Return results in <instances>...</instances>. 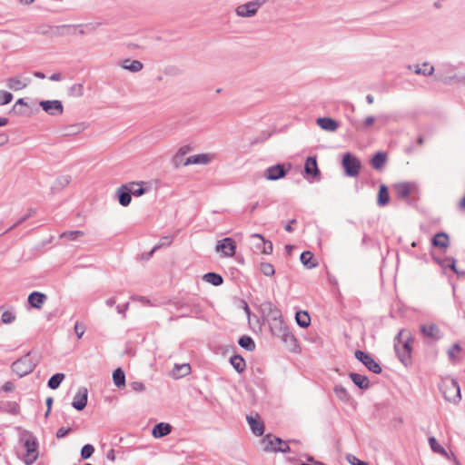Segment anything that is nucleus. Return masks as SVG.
Segmentation results:
<instances>
[{"label":"nucleus","mask_w":465,"mask_h":465,"mask_svg":"<svg viewBox=\"0 0 465 465\" xmlns=\"http://www.w3.org/2000/svg\"><path fill=\"white\" fill-rule=\"evenodd\" d=\"M13 94L7 91H0V105H5L12 102Z\"/></svg>","instance_id":"obj_56"},{"label":"nucleus","mask_w":465,"mask_h":465,"mask_svg":"<svg viewBox=\"0 0 465 465\" xmlns=\"http://www.w3.org/2000/svg\"><path fill=\"white\" fill-rule=\"evenodd\" d=\"M64 373H61V372H58V373H55L54 374L53 376H51V378L48 380V382H47V386L51 389V390H56L59 388L60 384L62 383V381H64Z\"/></svg>","instance_id":"obj_43"},{"label":"nucleus","mask_w":465,"mask_h":465,"mask_svg":"<svg viewBox=\"0 0 465 465\" xmlns=\"http://www.w3.org/2000/svg\"><path fill=\"white\" fill-rule=\"evenodd\" d=\"M409 70H413V72L416 74H421L424 76H430L432 75L435 72V68L433 65H430L429 62H424L422 64V67H420L419 64L414 65H409Z\"/></svg>","instance_id":"obj_21"},{"label":"nucleus","mask_w":465,"mask_h":465,"mask_svg":"<svg viewBox=\"0 0 465 465\" xmlns=\"http://www.w3.org/2000/svg\"><path fill=\"white\" fill-rule=\"evenodd\" d=\"M205 282L213 286H220L223 283V278L221 274L211 272L205 273Z\"/></svg>","instance_id":"obj_42"},{"label":"nucleus","mask_w":465,"mask_h":465,"mask_svg":"<svg viewBox=\"0 0 465 465\" xmlns=\"http://www.w3.org/2000/svg\"><path fill=\"white\" fill-rule=\"evenodd\" d=\"M173 236H163L160 239L159 243L155 245V248L158 249L163 246H169L173 242Z\"/></svg>","instance_id":"obj_58"},{"label":"nucleus","mask_w":465,"mask_h":465,"mask_svg":"<svg viewBox=\"0 0 465 465\" xmlns=\"http://www.w3.org/2000/svg\"><path fill=\"white\" fill-rule=\"evenodd\" d=\"M239 345L248 351H252L255 350V342L253 339L248 335H242L238 340Z\"/></svg>","instance_id":"obj_38"},{"label":"nucleus","mask_w":465,"mask_h":465,"mask_svg":"<svg viewBox=\"0 0 465 465\" xmlns=\"http://www.w3.org/2000/svg\"><path fill=\"white\" fill-rule=\"evenodd\" d=\"M347 460L351 465H369L366 461L359 460L354 455L349 454L347 456Z\"/></svg>","instance_id":"obj_60"},{"label":"nucleus","mask_w":465,"mask_h":465,"mask_svg":"<svg viewBox=\"0 0 465 465\" xmlns=\"http://www.w3.org/2000/svg\"><path fill=\"white\" fill-rule=\"evenodd\" d=\"M262 0H254L245 3L236 8V14L242 17L253 16L257 13L258 9L262 5Z\"/></svg>","instance_id":"obj_10"},{"label":"nucleus","mask_w":465,"mask_h":465,"mask_svg":"<svg viewBox=\"0 0 465 465\" xmlns=\"http://www.w3.org/2000/svg\"><path fill=\"white\" fill-rule=\"evenodd\" d=\"M84 94V86L82 84H74L68 89V95L72 97H81Z\"/></svg>","instance_id":"obj_49"},{"label":"nucleus","mask_w":465,"mask_h":465,"mask_svg":"<svg viewBox=\"0 0 465 465\" xmlns=\"http://www.w3.org/2000/svg\"><path fill=\"white\" fill-rule=\"evenodd\" d=\"M199 163H203V153H199L196 155L187 157L183 163V165L199 164Z\"/></svg>","instance_id":"obj_53"},{"label":"nucleus","mask_w":465,"mask_h":465,"mask_svg":"<svg viewBox=\"0 0 465 465\" xmlns=\"http://www.w3.org/2000/svg\"><path fill=\"white\" fill-rule=\"evenodd\" d=\"M291 167V163H288L287 165L284 163H277L275 165L270 166L266 169L264 177L270 181L279 180L287 174Z\"/></svg>","instance_id":"obj_9"},{"label":"nucleus","mask_w":465,"mask_h":465,"mask_svg":"<svg viewBox=\"0 0 465 465\" xmlns=\"http://www.w3.org/2000/svg\"><path fill=\"white\" fill-rule=\"evenodd\" d=\"M252 237L258 238L261 242L256 245L257 249L261 250L264 254H271L273 251L272 242L271 241H266L262 235L259 233H255Z\"/></svg>","instance_id":"obj_29"},{"label":"nucleus","mask_w":465,"mask_h":465,"mask_svg":"<svg viewBox=\"0 0 465 465\" xmlns=\"http://www.w3.org/2000/svg\"><path fill=\"white\" fill-rule=\"evenodd\" d=\"M294 442L295 440L284 441L279 437L267 434L263 438V450L267 452H282L287 453L291 451L288 442Z\"/></svg>","instance_id":"obj_3"},{"label":"nucleus","mask_w":465,"mask_h":465,"mask_svg":"<svg viewBox=\"0 0 465 465\" xmlns=\"http://www.w3.org/2000/svg\"><path fill=\"white\" fill-rule=\"evenodd\" d=\"M246 420L248 421V424L250 425V428L252 430V432L256 436H262L264 432V425L262 420H260L258 418L253 417L252 415H247Z\"/></svg>","instance_id":"obj_20"},{"label":"nucleus","mask_w":465,"mask_h":465,"mask_svg":"<svg viewBox=\"0 0 465 465\" xmlns=\"http://www.w3.org/2000/svg\"><path fill=\"white\" fill-rule=\"evenodd\" d=\"M52 33L51 36H64L69 35H75L77 32L80 35H84V31L82 29V25H63L58 26H54V28H50Z\"/></svg>","instance_id":"obj_13"},{"label":"nucleus","mask_w":465,"mask_h":465,"mask_svg":"<svg viewBox=\"0 0 465 465\" xmlns=\"http://www.w3.org/2000/svg\"><path fill=\"white\" fill-rule=\"evenodd\" d=\"M230 362L238 373H242L246 369L244 359L238 354H234L230 358Z\"/></svg>","instance_id":"obj_30"},{"label":"nucleus","mask_w":465,"mask_h":465,"mask_svg":"<svg viewBox=\"0 0 465 465\" xmlns=\"http://www.w3.org/2000/svg\"><path fill=\"white\" fill-rule=\"evenodd\" d=\"M30 78H25L23 81L18 77H10L6 80V85L13 91H19L25 88L30 84Z\"/></svg>","instance_id":"obj_23"},{"label":"nucleus","mask_w":465,"mask_h":465,"mask_svg":"<svg viewBox=\"0 0 465 465\" xmlns=\"http://www.w3.org/2000/svg\"><path fill=\"white\" fill-rule=\"evenodd\" d=\"M116 197L120 205L126 207L132 201V189L129 188V183L122 184L116 191Z\"/></svg>","instance_id":"obj_15"},{"label":"nucleus","mask_w":465,"mask_h":465,"mask_svg":"<svg viewBox=\"0 0 465 465\" xmlns=\"http://www.w3.org/2000/svg\"><path fill=\"white\" fill-rule=\"evenodd\" d=\"M316 123L322 130L328 132H334L339 127L338 122L331 117H320Z\"/></svg>","instance_id":"obj_22"},{"label":"nucleus","mask_w":465,"mask_h":465,"mask_svg":"<svg viewBox=\"0 0 465 465\" xmlns=\"http://www.w3.org/2000/svg\"><path fill=\"white\" fill-rule=\"evenodd\" d=\"M388 155L385 152L376 153L371 159V166L376 170H381L387 163Z\"/></svg>","instance_id":"obj_26"},{"label":"nucleus","mask_w":465,"mask_h":465,"mask_svg":"<svg viewBox=\"0 0 465 465\" xmlns=\"http://www.w3.org/2000/svg\"><path fill=\"white\" fill-rule=\"evenodd\" d=\"M85 126L83 123H78L71 125H67L63 130V135L64 136H70V135H75L77 134H80L84 130Z\"/></svg>","instance_id":"obj_32"},{"label":"nucleus","mask_w":465,"mask_h":465,"mask_svg":"<svg viewBox=\"0 0 465 465\" xmlns=\"http://www.w3.org/2000/svg\"><path fill=\"white\" fill-rule=\"evenodd\" d=\"M129 188L132 189V195L136 197L142 196L147 191L143 185L146 184L145 182H130Z\"/></svg>","instance_id":"obj_37"},{"label":"nucleus","mask_w":465,"mask_h":465,"mask_svg":"<svg viewBox=\"0 0 465 465\" xmlns=\"http://www.w3.org/2000/svg\"><path fill=\"white\" fill-rule=\"evenodd\" d=\"M35 210L31 208L28 210V213L24 215L23 217H21L15 223H14L11 227H9L7 230H5V232H1L0 235H3L10 231H12L13 229H15V227H17L18 225L22 224L23 223H25L27 219H29L30 217H32L33 215H35Z\"/></svg>","instance_id":"obj_48"},{"label":"nucleus","mask_w":465,"mask_h":465,"mask_svg":"<svg viewBox=\"0 0 465 465\" xmlns=\"http://www.w3.org/2000/svg\"><path fill=\"white\" fill-rule=\"evenodd\" d=\"M280 332L281 334H279L282 338V340L286 342V343H290V344H295L296 342V338L295 336L290 331V330L288 329L287 326H283L282 325V322L280 321Z\"/></svg>","instance_id":"obj_31"},{"label":"nucleus","mask_w":465,"mask_h":465,"mask_svg":"<svg viewBox=\"0 0 465 465\" xmlns=\"http://www.w3.org/2000/svg\"><path fill=\"white\" fill-rule=\"evenodd\" d=\"M113 381L117 388H121L125 385V374L121 368H117L113 372Z\"/></svg>","instance_id":"obj_39"},{"label":"nucleus","mask_w":465,"mask_h":465,"mask_svg":"<svg viewBox=\"0 0 465 465\" xmlns=\"http://www.w3.org/2000/svg\"><path fill=\"white\" fill-rule=\"evenodd\" d=\"M172 431V426L166 422H159L155 424L152 430V435L155 439H160L167 436Z\"/></svg>","instance_id":"obj_19"},{"label":"nucleus","mask_w":465,"mask_h":465,"mask_svg":"<svg viewBox=\"0 0 465 465\" xmlns=\"http://www.w3.org/2000/svg\"><path fill=\"white\" fill-rule=\"evenodd\" d=\"M374 122H375V118L373 116H367L361 124H359L356 121H351L352 126L357 131H361V132L369 130L372 126Z\"/></svg>","instance_id":"obj_33"},{"label":"nucleus","mask_w":465,"mask_h":465,"mask_svg":"<svg viewBox=\"0 0 465 465\" xmlns=\"http://www.w3.org/2000/svg\"><path fill=\"white\" fill-rule=\"evenodd\" d=\"M217 252H222L223 256L232 257L235 254L236 244L232 238L226 237L218 241L215 246Z\"/></svg>","instance_id":"obj_12"},{"label":"nucleus","mask_w":465,"mask_h":465,"mask_svg":"<svg viewBox=\"0 0 465 465\" xmlns=\"http://www.w3.org/2000/svg\"><path fill=\"white\" fill-rule=\"evenodd\" d=\"M1 406L2 411L10 413L12 415H17L20 412V406L15 401H6Z\"/></svg>","instance_id":"obj_44"},{"label":"nucleus","mask_w":465,"mask_h":465,"mask_svg":"<svg viewBox=\"0 0 465 465\" xmlns=\"http://www.w3.org/2000/svg\"><path fill=\"white\" fill-rule=\"evenodd\" d=\"M71 182V176L70 175H61L59 176L54 184L53 185V190H61L66 185H68Z\"/></svg>","instance_id":"obj_47"},{"label":"nucleus","mask_w":465,"mask_h":465,"mask_svg":"<svg viewBox=\"0 0 465 465\" xmlns=\"http://www.w3.org/2000/svg\"><path fill=\"white\" fill-rule=\"evenodd\" d=\"M304 172L307 176L319 177L320 170L318 168L317 159L315 156L307 157L304 164Z\"/></svg>","instance_id":"obj_18"},{"label":"nucleus","mask_w":465,"mask_h":465,"mask_svg":"<svg viewBox=\"0 0 465 465\" xmlns=\"http://www.w3.org/2000/svg\"><path fill=\"white\" fill-rule=\"evenodd\" d=\"M143 64L138 60L125 59L123 63V68L133 73H137L143 69Z\"/></svg>","instance_id":"obj_36"},{"label":"nucleus","mask_w":465,"mask_h":465,"mask_svg":"<svg viewBox=\"0 0 465 465\" xmlns=\"http://www.w3.org/2000/svg\"><path fill=\"white\" fill-rule=\"evenodd\" d=\"M71 430H72L71 428L62 427V428L57 430V431H56V438L62 439V438L65 437L68 433H70Z\"/></svg>","instance_id":"obj_63"},{"label":"nucleus","mask_w":465,"mask_h":465,"mask_svg":"<svg viewBox=\"0 0 465 465\" xmlns=\"http://www.w3.org/2000/svg\"><path fill=\"white\" fill-rule=\"evenodd\" d=\"M16 319L15 314L11 311H5L1 315V322L4 324H10Z\"/></svg>","instance_id":"obj_54"},{"label":"nucleus","mask_w":465,"mask_h":465,"mask_svg":"<svg viewBox=\"0 0 465 465\" xmlns=\"http://www.w3.org/2000/svg\"><path fill=\"white\" fill-rule=\"evenodd\" d=\"M38 440L30 434L24 441V447L26 450L23 460L25 465H32L38 458Z\"/></svg>","instance_id":"obj_4"},{"label":"nucleus","mask_w":465,"mask_h":465,"mask_svg":"<svg viewBox=\"0 0 465 465\" xmlns=\"http://www.w3.org/2000/svg\"><path fill=\"white\" fill-rule=\"evenodd\" d=\"M341 164L345 174L350 177L357 176L361 167L360 160L351 153L343 154Z\"/></svg>","instance_id":"obj_6"},{"label":"nucleus","mask_w":465,"mask_h":465,"mask_svg":"<svg viewBox=\"0 0 465 465\" xmlns=\"http://www.w3.org/2000/svg\"><path fill=\"white\" fill-rule=\"evenodd\" d=\"M429 444L434 452L447 455L446 450L441 447L434 437L429 438Z\"/></svg>","instance_id":"obj_51"},{"label":"nucleus","mask_w":465,"mask_h":465,"mask_svg":"<svg viewBox=\"0 0 465 465\" xmlns=\"http://www.w3.org/2000/svg\"><path fill=\"white\" fill-rule=\"evenodd\" d=\"M85 331V327L84 325L79 323V322H76L74 324V333L75 335L77 336L78 339H81L84 335Z\"/></svg>","instance_id":"obj_62"},{"label":"nucleus","mask_w":465,"mask_h":465,"mask_svg":"<svg viewBox=\"0 0 465 465\" xmlns=\"http://www.w3.org/2000/svg\"><path fill=\"white\" fill-rule=\"evenodd\" d=\"M420 331L425 337H428L432 341H439L442 337V332L434 323L422 324L420 327Z\"/></svg>","instance_id":"obj_16"},{"label":"nucleus","mask_w":465,"mask_h":465,"mask_svg":"<svg viewBox=\"0 0 465 465\" xmlns=\"http://www.w3.org/2000/svg\"><path fill=\"white\" fill-rule=\"evenodd\" d=\"M129 386L132 388L133 391L136 392H141L145 390V386L141 381H133L129 383Z\"/></svg>","instance_id":"obj_61"},{"label":"nucleus","mask_w":465,"mask_h":465,"mask_svg":"<svg viewBox=\"0 0 465 465\" xmlns=\"http://www.w3.org/2000/svg\"><path fill=\"white\" fill-rule=\"evenodd\" d=\"M191 150H192V148L190 145H183V146L180 147V149L175 153V155L173 159V163L176 168L180 165V163L183 160V157L185 154H187Z\"/></svg>","instance_id":"obj_45"},{"label":"nucleus","mask_w":465,"mask_h":465,"mask_svg":"<svg viewBox=\"0 0 465 465\" xmlns=\"http://www.w3.org/2000/svg\"><path fill=\"white\" fill-rule=\"evenodd\" d=\"M334 393L336 394V396L342 401L344 402H347L350 401L351 399V396L349 394V392L347 391L346 388H344L342 385L341 384H337L334 386Z\"/></svg>","instance_id":"obj_46"},{"label":"nucleus","mask_w":465,"mask_h":465,"mask_svg":"<svg viewBox=\"0 0 465 465\" xmlns=\"http://www.w3.org/2000/svg\"><path fill=\"white\" fill-rule=\"evenodd\" d=\"M84 235V232L83 231L75 230V231H66L64 232L60 237L61 238H66L69 241H74L79 237H82Z\"/></svg>","instance_id":"obj_50"},{"label":"nucleus","mask_w":465,"mask_h":465,"mask_svg":"<svg viewBox=\"0 0 465 465\" xmlns=\"http://www.w3.org/2000/svg\"><path fill=\"white\" fill-rule=\"evenodd\" d=\"M191 371L190 364L183 363V364H175L173 371H172V377L174 379H180L187 374H189Z\"/></svg>","instance_id":"obj_28"},{"label":"nucleus","mask_w":465,"mask_h":465,"mask_svg":"<svg viewBox=\"0 0 465 465\" xmlns=\"http://www.w3.org/2000/svg\"><path fill=\"white\" fill-rule=\"evenodd\" d=\"M295 320L297 324L302 328H306L311 323V318L306 311L297 312L295 314Z\"/></svg>","instance_id":"obj_34"},{"label":"nucleus","mask_w":465,"mask_h":465,"mask_svg":"<svg viewBox=\"0 0 465 465\" xmlns=\"http://www.w3.org/2000/svg\"><path fill=\"white\" fill-rule=\"evenodd\" d=\"M349 377L352 382L361 390H367L370 388V381L367 376L355 372H350Z\"/></svg>","instance_id":"obj_24"},{"label":"nucleus","mask_w":465,"mask_h":465,"mask_svg":"<svg viewBox=\"0 0 465 465\" xmlns=\"http://www.w3.org/2000/svg\"><path fill=\"white\" fill-rule=\"evenodd\" d=\"M435 80L444 84H450L453 81H461L455 74V67L449 64H442L438 68Z\"/></svg>","instance_id":"obj_7"},{"label":"nucleus","mask_w":465,"mask_h":465,"mask_svg":"<svg viewBox=\"0 0 465 465\" xmlns=\"http://www.w3.org/2000/svg\"><path fill=\"white\" fill-rule=\"evenodd\" d=\"M260 268L265 276H272L275 273L274 267L270 262H262Z\"/></svg>","instance_id":"obj_55"},{"label":"nucleus","mask_w":465,"mask_h":465,"mask_svg":"<svg viewBox=\"0 0 465 465\" xmlns=\"http://www.w3.org/2000/svg\"><path fill=\"white\" fill-rule=\"evenodd\" d=\"M412 337L409 331L402 329L394 338V350L400 361L408 367L411 365Z\"/></svg>","instance_id":"obj_1"},{"label":"nucleus","mask_w":465,"mask_h":465,"mask_svg":"<svg viewBox=\"0 0 465 465\" xmlns=\"http://www.w3.org/2000/svg\"><path fill=\"white\" fill-rule=\"evenodd\" d=\"M30 354L31 352L28 351L25 356L12 363L13 371L19 377H24L31 373L35 367V363H34L29 358Z\"/></svg>","instance_id":"obj_5"},{"label":"nucleus","mask_w":465,"mask_h":465,"mask_svg":"<svg viewBox=\"0 0 465 465\" xmlns=\"http://www.w3.org/2000/svg\"><path fill=\"white\" fill-rule=\"evenodd\" d=\"M444 399L451 403L457 404L461 399L460 388L458 381L454 379H443L439 384Z\"/></svg>","instance_id":"obj_2"},{"label":"nucleus","mask_w":465,"mask_h":465,"mask_svg":"<svg viewBox=\"0 0 465 465\" xmlns=\"http://www.w3.org/2000/svg\"><path fill=\"white\" fill-rule=\"evenodd\" d=\"M355 358L361 361L370 371L380 374L382 369L379 362H377L371 354L368 352L357 350L354 352Z\"/></svg>","instance_id":"obj_8"},{"label":"nucleus","mask_w":465,"mask_h":465,"mask_svg":"<svg viewBox=\"0 0 465 465\" xmlns=\"http://www.w3.org/2000/svg\"><path fill=\"white\" fill-rule=\"evenodd\" d=\"M2 390L5 392H11L15 390V385L12 381H6L2 386Z\"/></svg>","instance_id":"obj_64"},{"label":"nucleus","mask_w":465,"mask_h":465,"mask_svg":"<svg viewBox=\"0 0 465 465\" xmlns=\"http://www.w3.org/2000/svg\"><path fill=\"white\" fill-rule=\"evenodd\" d=\"M460 346L458 343H454L449 350H448V355L450 360L456 359V353L460 351Z\"/></svg>","instance_id":"obj_59"},{"label":"nucleus","mask_w":465,"mask_h":465,"mask_svg":"<svg viewBox=\"0 0 465 465\" xmlns=\"http://www.w3.org/2000/svg\"><path fill=\"white\" fill-rule=\"evenodd\" d=\"M94 452V447L92 444H85L81 450V458L87 460L92 457Z\"/></svg>","instance_id":"obj_52"},{"label":"nucleus","mask_w":465,"mask_h":465,"mask_svg":"<svg viewBox=\"0 0 465 465\" xmlns=\"http://www.w3.org/2000/svg\"><path fill=\"white\" fill-rule=\"evenodd\" d=\"M88 401V390L85 387H80L74 397L72 406L76 411H83Z\"/></svg>","instance_id":"obj_14"},{"label":"nucleus","mask_w":465,"mask_h":465,"mask_svg":"<svg viewBox=\"0 0 465 465\" xmlns=\"http://www.w3.org/2000/svg\"><path fill=\"white\" fill-rule=\"evenodd\" d=\"M435 262L440 264L442 268H450L455 273L460 274V272L458 271L456 267V260L452 257H445L443 259L439 257H433Z\"/></svg>","instance_id":"obj_27"},{"label":"nucleus","mask_w":465,"mask_h":465,"mask_svg":"<svg viewBox=\"0 0 465 465\" xmlns=\"http://www.w3.org/2000/svg\"><path fill=\"white\" fill-rule=\"evenodd\" d=\"M39 105L51 116H58L64 113V105L60 100H43Z\"/></svg>","instance_id":"obj_11"},{"label":"nucleus","mask_w":465,"mask_h":465,"mask_svg":"<svg viewBox=\"0 0 465 465\" xmlns=\"http://www.w3.org/2000/svg\"><path fill=\"white\" fill-rule=\"evenodd\" d=\"M313 253L310 251H304L300 256L301 262L308 269L316 267L317 263L312 262Z\"/></svg>","instance_id":"obj_40"},{"label":"nucleus","mask_w":465,"mask_h":465,"mask_svg":"<svg viewBox=\"0 0 465 465\" xmlns=\"http://www.w3.org/2000/svg\"><path fill=\"white\" fill-rule=\"evenodd\" d=\"M47 300V296L40 292H33L28 295V304L35 309H41Z\"/></svg>","instance_id":"obj_17"},{"label":"nucleus","mask_w":465,"mask_h":465,"mask_svg":"<svg viewBox=\"0 0 465 465\" xmlns=\"http://www.w3.org/2000/svg\"><path fill=\"white\" fill-rule=\"evenodd\" d=\"M395 191L399 198H406L411 193V183H401L395 185Z\"/></svg>","instance_id":"obj_41"},{"label":"nucleus","mask_w":465,"mask_h":465,"mask_svg":"<svg viewBox=\"0 0 465 465\" xmlns=\"http://www.w3.org/2000/svg\"><path fill=\"white\" fill-rule=\"evenodd\" d=\"M431 244L434 247L446 249L450 244V239L446 232H437L431 239Z\"/></svg>","instance_id":"obj_25"},{"label":"nucleus","mask_w":465,"mask_h":465,"mask_svg":"<svg viewBox=\"0 0 465 465\" xmlns=\"http://www.w3.org/2000/svg\"><path fill=\"white\" fill-rule=\"evenodd\" d=\"M18 105H24V106H28L27 103L25 101L24 98H19L15 105L13 106L11 112H14L15 114H19V115H22L24 114L25 113L21 110V109H17V106Z\"/></svg>","instance_id":"obj_57"},{"label":"nucleus","mask_w":465,"mask_h":465,"mask_svg":"<svg viewBox=\"0 0 465 465\" xmlns=\"http://www.w3.org/2000/svg\"><path fill=\"white\" fill-rule=\"evenodd\" d=\"M390 201L388 188L385 184H381L378 193L377 203L379 206H385Z\"/></svg>","instance_id":"obj_35"}]
</instances>
